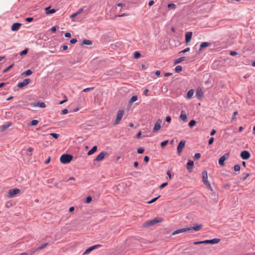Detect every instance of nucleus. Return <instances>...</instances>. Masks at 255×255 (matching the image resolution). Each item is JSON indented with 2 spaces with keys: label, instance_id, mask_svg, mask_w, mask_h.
<instances>
[{
  "label": "nucleus",
  "instance_id": "obj_1",
  "mask_svg": "<svg viewBox=\"0 0 255 255\" xmlns=\"http://www.w3.org/2000/svg\"><path fill=\"white\" fill-rule=\"evenodd\" d=\"M73 158V156L70 154H65L61 156L60 160L61 162L63 164H67L71 162Z\"/></svg>",
  "mask_w": 255,
  "mask_h": 255
},
{
  "label": "nucleus",
  "instance_id": "obj_2",
  "mask_svg": "<svg viewBox=\"0 0 255 255\" xmlns=\"http://www.w3.org/2000/svg\"><path fill=\"white\" fill-rule=\"evenodd\" d=\"M202 180L204 184L210 190H212L210 183L208 180V174L206 171L202 172Z\"/></svg>",
  "mask_w": 255,
  "mask_h": 255
},
{
  "label": "nucleus",
  "instance_id": "obj_3",
  "mask_svg": "<svg viewBox=\"0 0 255 255\" xmlns=\"http://www.w3.org/2000/svg\"><path fill=\"white\" fill-rule=\"evenodd\" d=\"M163 221V219L161 217H156L154 218V219L150 220L147 222L146 223L145 225H144L145 227L147 226H151L152 225H154V224L161 222Z\"/></svg>",
  "mask_w": 255,
  "mask_h": 255
},
{
  "label": "nucleus",
  "instance_id": "obj_4",
  "mask_svg": "<svg viewBox=\"0 0 255 255\" xmlns=\"http://www.w3.org/2000/svg\"><path fill=\"white\" fill-rule=\"evenodd\" d=\"M124 114L125 111L124 110H120L118 111L117 117L115 121V125H118L119 124L122 119Z\"/></svg>",
  "mask_w": 255,
  "mask_h": 255
},
{
  "label": "nucleus",
  "instance_id": "obj_5",
  "mask_svg": "<svg viewBox=\"0 0 255 255\" xmlns=\"http://www.w3.org/2000/svg\"><path fill=\"white\" fill-rule=\"evenodd\" d=\"M20 190L18 188H14L9 190L7 192V197L9 198H12L20 193Z\"/></svg>",
  "mask_w": 255,
  "mask_h": 255
},
{
  "label": "nucleus",
  "instance_id": "obj_6",
  "mask_svg": "<svg viewBox=\"0 0 255 255\" xmlns=\"http://www.w3.org/2000/svg\"><path fill=\"white\" fill-rule=\"evenodd\" d=\"M185 145V141L184 140H181L177 146V152L178 155H181L183 149L184 148Z\"/></svg>",
  "mask_w": 255,
  "mask_h": 255
},
{
  "label": "nucleus",
  "instance_id": "obj_7",
  "mask_svg": "<svg viewBox=\"0 0 255 255\" xmlns=\"http://www.w3.org/2000/svg\"><path fill=\"white\" fill-rule=\"evenodd\" d=\"M161 123L162 120L161 119H158L157 120L153 128V132H156L160 129Z\"/></svg>",
  "mask_w": 255,
  "mask_h": 255
},
{
  "label": "nucleus",
  "instance_id": "obj_8",
  "mask_svg": "<svg viewBox=\"0 0 255 255\" xmlns=\"http://www.w3.org/2000/svg\"><path fill=\"white\" fill-rule=\"evenodd\" d=\"M101 246V245H94V246H91V247H89V248H88L84 252V253H83V255H88V254H90L91 253V252H92L94 250L97 249L98 248L100 247Z\"/></svg>",
  "mask_w": 255,
  "mask_h": 255
},
{
  "label": "nucleus",
  "instance_id": "obj_9",
  "mask_svg": "<svg viewBox=\"0 0 255 255\" xmlns=\"http://www.w3.org/2000/svg\"><path fill=\"white\" fill-rule=\"evenodd\" d=\"M220 240L218 238H215L212 240H207L202 241L203 244H216L220 242Z\"/></svg>",
  "mask_w": 255,
  "mask_h": 255
},
{
  "label": "nucleus",
  "instance_id": "obj_10",
  "mask_svg": "<svg viewBox=\"0 0 255 255\" xmlns=\"http://www.w3.org/2000/svg\"><path fill=\"white\" fill-rule=\"evenodd\" d=\"M31 80L30 79H25L22 82L19 83L17 85V87L19 88H22L29 84Z\"/></svg>",
  "mask_w": 255,
  "mask_h": 255
},
{
  "label": "nucleus",
  "instance_id": "obj_11",
  "mask_svg": "<svg viewBox=\"0 0 255 255\" xmlns=\"http://www.w3.org/2000/svg\"><path fill=\"white\" fill-rule=\"evenodd\" d=\"M251 156L250 152L247 150H244L241 153V157L242 159L247 160Z\"/></svg>",
  "mask_w": 255,
  "mask_h": 255
},
{
  "label": "nucleus",
  "instance_id": "obj_12",
  "mask_svg": "<svg viewBox=\"0 0 255 255\" xmlns=\"http://www.w3.org/2000/svg\"><path fill=\"white\" fill-rule=\"evenodd\" d=\"M191 228H188V227L187 228H184L180 229H178L177 230H175L172 233V235H175L176 234H180L183 232L189 231H190Z\"/></svg>",
  "mask_w": 255,
  "mask_h": 255
},
{
  "label": "nucleus",
  "instance_id": "obj_13",
  "mask_svg": "<svg viewBox=\"0 0 255 255\" xmlns=\"http://www.w3.org/2000/svg\"><path fill=\"white\" fill-rule=\"evenodd\" d=\"M106 154L107 153L105 152H101L99 155L97 156V157L95 159V161H100L102 160L104 158Z\"/></svg>",
  "mask_w": 255,
  "mask_h": 255
},
{
  "label": "nucleus",
  "instance_id": "obj_14",
  "mask_svg": "<svg viewBox=\"0 0 255 255\" xmlns=\"http://www.w3.org/2000/svg\"><path fill=\"white\" fill-rule=\"evenodd\" d=\"M192 32H187L185 34V43L186 44L188 43L192 38Z\"/></svg>",
  "mask_w": 255,
  "mask_h": 255
},
{
  "label": "nucleus",
  "instance_id": "obj_15",
  "mask_svg": "<svg viewBox=\"0 0 255 255\" xmlns=\"http://www.w3.org/2000/svg\"><path fill=\"white\" fill-rule=\"evenodd\" d=\"M180 119L183 121L184 122H186L187 121V117L186 115V113L185 111L182 110L181 112V114L180 116Z\"/></svg>",
  "mask_w": 255,
  "mask_h": 255
},
{
  "label": "nucleus",
  "instance_id": "obj_16",
  "mask_svg": "<svg viewBox=\"0 0 255 255\" xmlns=\"http://www.w3.org/2000/svg\"><path fill=\"white\" fill-rule=\"evenodd\" d=\"M84 11V8L82 7V8H81L80 9H79L76 12L73 13L72 14H71L70 16V17L71 18H73L76 16H77L78 15L81 14V13H82Z\"/></svg>",
  "mask_w": 255,
  "mask_h": 255
},
{
  "label": "nucleus",
  "instance_id": "obj_17",
  "mask_svg": "<svg viewBox=\"0 0 255 255\" xmlns=\"http://www.w3.org/2000/svg\"><path fill=\"white\" fill-rule=\"evenodd\" d=\"M32 105L33 107H38L41 108H44L46 107V104L44 102L34 103Z\"/></svg>",
  "mask_w": 255,
  "mask_h": 255
},
{
  "label": "nucleus",
  "instance_id": "obj_18",
  "mask_svg": "<svg viewBox=\"0 0 255 255\" xmlns=\"http://www.w3.org/2000/svg\"><path fill=\"white\" fill-rule=\"evenodd\" d=\"M21 24L19 23H14L12 24L11 26V30L13 31H17L19 29V27L21 26Z\"/></svg>",
  "mask_w": 255,
  "mask_h": 255
},
{
  "label": "nucleus",
  "instance_id": "obj_19",
  "mask_svg": "<svg viewBox=\"0 0 255 255\" xmlns=\"http://www.w3.org/2000/svg\"><path fill=\"white\" fill-rule=\"evenodd\" d=\"M210 45H211V43L210 42H202L200 44L199 51H201L203 48L208 47V46H210Z\"/></svg>",
  "mask_w": 255,
  "mask_h": 255
},
{
  "label": "nucleus",
  "instance_id": "obj_20",
  "mask_svg": "<svg viewBox=\"0 0 255 255\" xmlns=\"http://www.w3.org/2000/svg\"><path fill=\"white\" fill-rule=\"evenodd\" d=\"M194 165V162L192 160H189L187 164V169L189 172H191L192 167Z\"/></svg>",
  "mask_w": 255,
  "mask_h": 255
},
{
  "label": "nucleus",
  "instance_id": "obj_21",
  "mask_svg": "<svg viewBox=\"0 0 255 255\" xmlns=\"http://www.w3.org/2000/svg\"><path fill=\"white\" fill-rule=\"evenodd\" d=\"M202 225H197L194 227H188V228H191L190 231L194 230L195 231H198L202 229Z\"/></svg>",
  "mask_w": 255,
  "mask_h": 255
},
{
  "label": "nucleus",
  "instance_id": "obj_22",
  "mask_svg": "<svg viewBox=\"0 0 255 255\" xmlns=\"http://www.w3.org/2000/svg\"><path fill=\"white\" fill-rule=\"evenodd\" d=\"M50 7H47L45 8V13L47 15L54 13L56 12L55 9H50Z\"/></svg>",
  "mask_w": 255,
  "mask_h": 255
},
{
  "label": "nucleus",
  "instance_id": "obj_23",
  "mask_svg": "<svg viewBox=\"0 0 255 255\" xmlns=\"http://www.w3.org/2000/svg\"><path fill=\"white\" fill-rule=\"evenodd\" d=\"M226 158L225 157V155L221 156L219 159V164L221 166H224L225 165L224 162L226 160Z\"/></svg>",
  "mask_w": 255,
  "mask_h": 255
},
{
  "label": "nucleus",
  "instance_id": "obj_24",
  "mask_svg": "<svg viewBox=\"0 0 255 255\" xmlns=\"http://www.w3.org/2000/svg\"><path fill=\"white\" fill-rule=\"evenodd\" d=\"M97 149V146H94L88 152V155H90L93 154Z\"/></svg>",
  "mask_w": 255,
  "mask_h": 255
},
{
  "label": "nucleus",
  "instance_id": "obj_25",
  "mask_svg": "<svg viewBox=\"0 0 255 255\" xmlns=\"http://www.w3.org/2000/svg\"><path fill=\"white\" fill-rule=\"evenodd\" d=\"M196 96L198 98H201L203 96V92L201 89H198L196 91Z\"/></svg>",
  "mask_w": 255,
  "mask_h": 255
},
{
  "label": "nucleus",
  "instance_id": "obj_26",
  "mask_svg": "<svg viewBox=\"0 0 255 255\" xmlns=\"http://www.w3.org/2000/svg\"><path fill=\"white\" fill-rule=\"evenodd\" d=\"M138 99L137 96H133L129 101V104H132L133 102L136 101Z\"/></svg>",
  "mask_w": 255,
  "mask_h": 255
},
{
  "label": "nucleus",
  "instance_id": "obj_27",
  "mask_svg": "<svg viewBox=\"0 0 255 255\" xmlns=\"http://www.w3.org/2000/svg\"><path fill=\"white\" fill-rule=\"evenodd\" d=\"M193 94H194L193 90H190L187 94V98L188 99L191 98L192 97Z\"/></svg>",
  "mask_w": 255,
  "mask_h": 255
},
{
  "label": "nucleus",
  "instance_id": "obj_28",
  "mask_svg": "<svg viewBox=\"0 0 255 255\" xmlns=\"http://www.w3.org/2000/svg\"><path fill=\"white\" fill-rule=\"evenodd\" d=\"M185 59V57H180L177 59H176L175 61H174V64H177L180 62H181L182 61H183V60H184Z\"/></svg>",
  "mask_w": 255,
  "mask_h": 255
},
{
  "label": "nucleus",
  "instance_id": "obj_29",
  "mask_svg": "<svg viewBox=\"0 0 255 255\" xmlns=\"http://www.w3.org/2000/svg\"><path fill=\"white\" fill-rule=\"evenodd\" d=\"M48 245V243H44L43 244H42V245H41L39 247H38L35 251V252L36 251H39L41 250H42L43 249H44V248H45L47 245Z\"/></svg>",
  "mask_w": 255,
  "mask_h": 255
},
{
  "label": "nucleus",
  "instance_id": "obj_30",
  "mask_svg": "<svg viewBox=\"0 0 255 255\" xmlns=\"http://www.w3.org/2000/svg\"><path fill=\"white\" fill-rule=\"evenodd\" d=\"M82 44H85V45H91L92 44V41L90 40H88V39H84L82 41Z\"/></svg>",
  "mask_w": 255,
  "mask_h": 255
},
{
  "label": "nucleus",
  "instance_id": "obj_31",
  "mask_svg": "<svg viewBox=\"0 0 255 255\" xmlns=\"http://www.w3.org/2000/svg\"><path fill=\"white\" fill-rule=\"evenodd\" d=\"M38 121L36 120H33L31 121V123L29 124L30 126H34L38 124Z\"/></svg>",
  "mask_w": 255,
  "mask_h": 255
},
{
  "label": "nucleus",
  "instance_id": "obj_32",
  "mask_svg": "<svg viewBox=\"0 0 255 255\" xmlns=\"http://www.w3.org/2000/svg\"><path fill=\"white\" fill-rule=\"evenodd\" d=\"M182 70V67L181 66H177L175 68V71L176 72H181Z\"/></svg>",
  "mask_w": 255,
  "mask_h": 255
},
{
  "label": "nucleus",
  "instance_id": "obj_33",
  "mask_svg": "<svg viewBox=\"0 0 255 255\" xmlns=\"http://www.w3.org/2000/svg\"><path fill=\"white\" fill-rule=\"evenodd\" d=\"M196 124V121L194 120H192L191 121H190V122L189 123V126L190 127V128H192L194 126H195V125Z\"/></svg>",
  "mask_w": 255,
  "mask_h": 255
},
{
  "label": "nucleus",
  "instance_id": "obj_34",
  "mask_svg": "<svg viewBox=\"0 0 255 255\" xmlns=\"http://www.w3.org/2000/svg\"><path fill=\"white\" fill-rule=\"evenodd\" d=\"M159 197H160V196H158L157 197H155V198H153L152 200L148 201L147 203L148 204H151V203L154 202L155 201H156Z\"/></svg>",
  "mask_w": 255,
  "mask_h": 255
},
{
  "label": "nucleus",
  "instance_id": "obj_35",
  "mask_svg": "<svg viewBox=\"0 0 255 255\" xmlns=\"http://www.w3.org/2000/svg\"><path fill=\"white\" fill-rule=\"evenodd\" d=\"M168 140H164L163 141H162L161 143V147L163 148L168 143Z\"/></svg>",
  "mask_w": 255,
  "mask_h": 255
},
{
  "label": "nucleus",
  "instance_id": "obj_36",
  "mask_svg": "<svg viewBox=\"0 0 255 255\" xmlns=\"http://www.w3.org/2000/svg\"><path fill=\"white\" fill-rule=\"evenodd\" d=\"M234 170L236 171H239L241 169L240 165L239 164H237L234 167Z\"/></svg>",
  "mask_w": 255,
  "mask_h": 255
},
{
  "label": "nucleus",
  "instance_id": "obj_37",
  "mask_svg": "<svg viewBox=\"0 0 255 255\" xmlns=\"http://www.w3.org/2000/svg\"><path fill=\"white\" fill-rule=\"evenodd\" d=\"M13 66V64H12L11 65H10L9 66H8L7 68H6V69H5L3 71V73H6L11 68H12V67Z\"/></svg>",
  "mask_w": 255,
  "mask_h": 255
},
{
  "label": "nucleus",
  "instance_id": "obj_38",
  "mask_svg": "<svg viewBox=\"0 0 255 255\" xmlns=\"http://www.w3.org/2000/svg\"><path fill=\"white\" fill-rule=\"evenodd\" d=\"M27 52H28V49H24L23 51L20 52V55L21 56H23V55H24L26 54L27 53Z\"/></svg>",
  "mask_w": 255,
  "mask_h": 255
},
{
  "label": "nucleus",
  "instance_id": "obj_39",
  "mask_svg": "<svg viewBox=\"0 0 255 255\" xmlns=\"http://www.w3.org/2000/svg\"><path fill=\"white\" fill-rule=\"evenodd\" d=\"M32 73V72L31 70H28L26 71L24 74L25 76H29V75H30Z\"/></svg>",
  "mask_w": 255,
  "mask_h": 255
},
{
  "label": "nucleus",
  "instance_id": "obj_40",
  "mask_svg": "<svg viewBox=\"0 0 255 255\" xmlns=\"http://www.w3.org/2000/svg\"><path fill=\"white\" fill-rule=\"evenodd\" d=\"M250 176V174L249 173H247L246 174V175L245 177L242 178L240 179V180L241 182H243V181H244L245 180H246V179L248 177H249Z\"/></svg>",
  "mask_w": 255,
  "mask_h": 255
},
{
  "label": "nucleus",
  "instance_id": "obj_41",
  "mask_svg": "<svg viewBox=\"0 0 255 255\" xmlns=\"http://www.w3.org/2000/svg\"><path fill=\"white\" fill-rule=\"evenodd\" d=\"M50 135L53 136L55 139H57L59 137V134L55 133H51Z\"/></svg>",
  "mask_w": 255,
  "mask_h": 255
},
{
  "label": "nucleus",
  "instance_id": "obj_42",
  "mask_svg": "<svg viewBox=\"0 0 255 255\" xmlns=\"http://www.w3.org/2000/svg\"><path fill=\"white\" fill-rule=\"evenodd\" d=\"M140 56V54L138 52H135L134 54V57L135 59L138 58Z\"/></svg>",
  "mask_w": 255,
  "mask_h": 255
},
{
  "label": "nucleus",
  "instance_id": "obj_43",
  "mask_svg": "<svg viewBox=\"0 0 255 255\" xmlns=\"http://www.w3.org/2000/svg\"><path fill=\"white\" fill-rule=\"evenodd\" d=\"M94 89V87L87 88L84 89L83 90V92H89V91H90L91 90H93Z\"/></svg>",
  "mask_w": 255,
  "mask_h": 255
},
{
  "label": "nucleus",
  "instance_id": "obj_44",
  "mask_svg": "<svg viewBox=\"0 0 255 255\" xmlns=\"http://www.w3.org/2000/svg\"><path fill=\"white\" fill-rule=\"evenodd\" d=\"M190 50V48L189 47H187L186 48H185V49H184L183 50L180 51L179 54H181V53H185L187 52H188Z\"/></svg>",
  "mask_w": 255,
  "mask_h": 255
},
{
  "label": "nucleus",
  "instance_id": "obj_45",
  "mask_svg": "<svg viewBox=\"0 0 255 255\" xmlns=\"http://www.w3.org/2000/svg\"><path fill=\"white\" fill-rule=\"evenodd\" d=\"M238 114V112L237 111H236L233 114V117L232 118V121H236V116Z\"/></svg>",
  "mask_w": 255,
  "mask_h": 255
},
{
  "label": "nucleus",
  "instance_id": "obj_46",
  "mask_svg": "<svg viewBox=\"0 0 255 255\" xmlns=\"http://www.w3.org/2000/svg\"><path fill=\"white\" fill-rule=\"evenodd\" d=\"M201 157V154L199 153H196L194 155V158L195 159H198Z\"/></svg>",
  "mask_w": 255,
  "mask_h": 255
},
{
  "label": "nucleus",
  "instance_id": "obj_47",
  "mask_svg": "<svg viewBox=\"0 0 255 255\" xmlns=\"http://www.w3.org/2000/svg\"><path fill=\"white\" fill-rule=\"evenodd\" d=\"M168 8L174 9L176 7V5L173 3L168 4L167 5Z\"/></svg>",
  "mask_w": 255,
  "mask_h": 255
},
{
  "label": "nucleus",
  "instance_id": "obj_48",
  "mask_svg": "<svg viewBox=\"0 0 255 255\" xmlns=\"http://www.w3.org/2000/svg\"><path fill=\"white\" fill-rule=\"evenodd\" d=\"M92 201V197L91 196H88L86 199V203H89Z\"/></svg>",
  "mask_w": 255,
  "mask_h": 255
},
{
  "label": "nucleus",
  "instance_id": "obj_49",
  "mask_svg": "<svg viewBox=\"0 0 255 255\" xmlns=\"http://www.w3.org/2000/svg\"><path fill=\"white\" fill-rule=\"evenodd\" d=\"M137 153L141 154L142 153L144 152V149L142 148H139L137 149Z\"/></svg>",
  "mask_w": 255,
  "mask_h": 255
},
{
  "label": "nucleus",
  "instance_id": "obj_50",
  "mask_svg": "<svg viewBox=\"0 0 255 255\" xmlns=\"http://www.w3.org/2000/svg\"><path fill=\"white\" fill-rule=\"evenodd\" d=\"M34 252H31L30 253H23L20 254L19 255H32L33 254Z\"/></svg>",
  "mask_w": 255,
  "mask_h": 255
},
{
  "label": "nucleus",
  "instance_id": "obj_51",
  "mask_svg": "<svg viewBox=\"0 0 255 255\" xmlns=\"http://www.w3.org/2000/svg\"><path fill=\"white\" fill-rule=\"evenodd\" d=\"M167 184H168V183L167 182H165V183H163L161 184L160 185V189H162L163 188L165 187Z\"/></svg>",
  "mask_w": 255,
  "mask_h": 255
},
{
  "label": "nucleus",
  "instance_id": "obj_52",
  "mask_svg": "<svg viewBox=\"0 0 255 255\" xmlns=\"http://www.w3.org/2000/svg\"><path fill=\"white\" fill-rule=\"evenodd\" d=\"M68 113V110L67 109H64L61 111V114L63 115L67 114Z\"/></svg>",
  "mask_w": 255,
  "mask_h": 255
},
{
  "label": "nucleus",
  "instance_id": "obj_53",
  "mask_svg": "<svg viewBox=\"0 0 255 255\" xmlns=\"http://www.w3.org/2000/svg\"><path fill=\"white\" fill-rule=\"evenodd\" d=\"M77 41V39L76 38H73L70 40V43L72 44H74Z\"/></svg>",
  "mask_w": 255,
  "mask_h": 255
},
{
  "label": "nucleus",
  "instance_id": "obj_54",
  "mask_svg": "<svg viewBox=\"0 0 255 255\" xmlns=\"http://www.w3.org/2000/svg\"><path fill=\"white\" fill-rule=\"evenodd\" d=\"M214 137H211L209 140V144L211 145L213 143L214 141Z\"/></svg>",
  "mask_w": 255,
  "mask_h": 255
},
{
  "label": "nucleus",
  "instance_id": "obj_55",
  "mask_svg": "<svg viewBox=\"0 0 255 255\" xmlns=\"http://www.w3.org/2000/svg\"><path fill=\"white\" fill-rule=\"evenodd\" d=\"M61 49H62V50H66L68 49V46L64 45L61 46Z\"/></svg>",
  "mask_w": 255,
  "mask_h": 255
},
{
  "label": "nucleus",
  "instance_id": "obj_56",
  "mask_svg": "<svg viewBox=\"0 0 255 255\" xmlns=\"http://www.w3.org/2000/svg\"><path fill=\"white\" fill-rule=\"evenodd\" d=\"M25 20L27 22H31L32 21H33V17H27Z\"/></svg>",
  "mask_w": 255,
  "mask_h": 255
},
{
  "label": "nucleus",
  "instance_id": "obj_57",
  "mask_svg": "<svg viewBox=\"0 0 255 255\" xmlns=\"http://www.w3.org/2000/svg\"><path fill=\"white\" fill-rule=\"evenodd\" d=\"M171 120V117L170 116L166 117V121L167 123H170Z\"/></svg>",
  "mask_w": 255,
  "mask_h": 255
},
{
  "label": "nucleus",
  "instance_id": "obj_58",
  "mask_svg": "<svg viewBox=\"0 0 255 255\" xmlns=\"http://www.w3.org/2000/svg\"><path fill=\"white\" fill-rule=\"evenodd\" d=\"M149 158L148 156H145L144 157V161L145 162H148V161H149Z\"/></svg>",
  "mask_w": 255,
  "mask_h": 255
},
{
  "label": "nucleus",
  "instance_id": "obj_59",
  "mask_svg": "<svg viewBox=\"0 0 255 255\" xmlns=\"http://www.w3.org/2000/svg\"><path fill=\"white\" fill-rule=\"evenodd\" d=\"M10 124H8V125H3L2 127H3V130H4L5 129H6L7 128H8L9 127H10Z\"/></svg>",
  "mask_w": 255,
  "mask_h": 255
},
{
  "label": "nucleus",
  "instance_id": "obj_60",
  "mask_svg": "<svg viewBox=\"0 0 255 255\" xmlns=\"http://www.w3.org/2000/svg\"><path fill=\"white\" fill-rule=\"evenodd\" d=\"M56 26H53L51 28V31L53 32H55L56 31Z\"/></svg>",
  "mask_w": 255,
  "mask_h": 255
},
{
  "label": "nucleus",
  "instance_id": "obj_61",
  "mask_svg": "<svg viewBox=\"0 0 255 255\" xmlns=\"http://www.w3.org/2000/svg\"><path fill=\"white\" fill-rule=\"evenodd\" d=\"M71 36V33L69 32H66L65 33V36L66 37H70Z\"/></svg>",
  "mask_w": 255,
  "mask_h": 255
},
{
  "label": "nucleus",
  "instance_id": "obj_62",
  "mask_svg": "<svg viewBox=\"0 0 255 255\" xmlns=\"http://www.w3.org/2000/svg\"><path fill=\"white\" fill-rule=\"evenodd\" d=\"M67 98L66 97H65V99L63 101H62L61 102H60V103H59L60 105H62L63 104V103H64L65 102H66V101H67Z\"/></svg>",
  "mask_w": 255,
  "mask_h": 255
},
{
  "label": "nucleus",
  "instance_id": "obj_63",
  "mask_svg": "<svg viewBox=\"0 0 255 255\" xmlns=\"http://www.w3.org/2000/svg\"><path fill=\"white\" fill-rule=\"evenodd\" d=\"M216 131L215 129H212L211 132L210 134L211 135H214L216 133Z\"/></svg>",
  "mask_w": 255,
  "mask_h": 255
},
{
  "label": "nucleus",
  "instance_id": "obj_64",
  "mask_svg": "<svg viewBox=\"0 0 255 255\" xmlns=\"http://www.w3.org/2000/svg\"><path fill=\"white\" fill-rule=\"evenodd\" d=\"M154 1H153V0H150V1L149 2V3H148V5H149V6H150L154 4Z\"/></svg>",
  "mask_w": 255,
  "mask_h": 255
}]
</instances>
